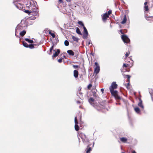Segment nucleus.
I'll return each mask as SVG.
<instances>
[{
  "instance_id": "f704fd0d",
  "label": "nucleus",
  "mask_w": 153,
  "mask_h": 153,
  "mask_svg": "<svg viewBox=\"0 0 153 153\" xmlns=\"http://www.w3.org/2000/svg\"><path fill=\"white\" fill-rule=\"evenodd\" d=\"M149 9L148 8V6H146L144 7V10L146 11H147Z\"/></svg>"
},
{
  "instance_id": "ea45409f",
  "label": "nucleus",
  "mask_w": 153,
  "mask_h": 153,
  "mask_svg": "<svg viewBox=\"0 0 153 153\" xmlns=\"http://www.w3.org/2000/svg\"><path fill=\"white\" fill-rule=\"evenodd\" d=\"M111 13V10H110L108 12L107 14L108 15V16L110 15Z\"/></svg>"
},
{
  "instance_id": "cd10ccee",
  "label": "nucleus",
  "mask_w": 153,
  "mask_h": 153,
  "mask_svg": "<svg viewBox=\"0 0 153 153\" xmlns=\"http://www.w3.org/2000/svg\"><path fill=\"white\" fill-rule=\"evenodd\" d=\"M34 15V16H33V17H29V19L30 20H34L35 19H36V17H35V16H36L35 15ZM38 15V14H37V15L36 16H37Z\"/></svg>"
},
{
  "instance_id": "473e14b6",
  "label": "nucleus",
  "mask_w": 153,
  "mask_h": 153,
  "mask_svg": "<svg viewBox=\"0 0 153 153\" xmlns=\"http://www.w3.org/2000/svg\"><path fill=\"white\" fill-rule=\"evenodd\" d=\"M28 47L32 49L34 48V46L33 45L31 44L29 45Z\"/></svg>"
},
{
  "instance_id": "dca6fc26",
  "label": "nucleus",
  "mask_w": 153,
  "mask_h": 153,
  "mask_svg": "<svg viewBox=\"0 0 153 153\" xmlns=\"http://www.w3.org/2000/svg\"><path fill=\"white\" fill-rule=\"evenodd\" d=\"M74 75L75 78L77 77L78 75V72L76 70H75L74 71Z\"/></svg>"
},
{
  "instance_id": "c85d7f7f",
  "label": "nucleus",
  "mask_w": 153,
  "mask_h": 153,
  "mask_svg": "<svg viewBox=\"0 0 153 153\" xmlns=\"http://www.w3.org/2000/svg\"><path fill=\"white\" fill-rule=\"evenodd\" d=\"M78 24H79V25L82 26L83 27H85L84 25V24H83V23H82V22L81 21H78Z\"/></svg>"
},
{
  "instance_id": "20e7f679",
  "label": "nucleus",
  "mask_w": 153,
  "mask_h": 153,
  "mask_svg": "<svg viewBox=\"0 0 153 153\" xmlns=\"http://www.w3.org/2000/svg\"><path fill=\"white\" fill-rule=\"evenodd\" d=\"M71 10L68 7H63L60 10V11L63 13L68 14L71 11Z\"/></svg>"
},
{
  "instance_id": "58836bf2",
  "label": "nucleus",
  "mask_w": 153,
  "mask_h": 153,
  "mask_svg": "<svg viewBox=\"0 0 153 153\" xmlns=\"http://www.w3.org/2000/svg\"><path fill=\"white\" fill-rule=\"evenodd\" d=\"M62 59H59L58 60V61L59 62L61 63L62 62Z\"/></svg>"
},
{
  "instance_id": "412c9836",
  "label": "nucleus",
  "mask_w": 153,
  "mask_h": 153,
  "mask_svg": "<svg viewBox=\"0 0 153 153\" xmlns=\"http://www.w3.org/2000/svg\"><path fill=\"white\" fill-rule=\"evenodd\" d=\"M26 33V31L24 30L21 32L19 34L20 36H23Z\"/></svg>"
},
{
  "instance_id": "864d4df0",
  "label": "nucleus",
  "mask_w": 153,
  "mask_h": 153,
  "mask_svg": "<svg viewBox=\"0 0 153 153\" xmlns=\"http://www.w3.org/2000/svg\"><path fill=\"white\" fill-rule=\"evenodd\" d=\"M122 1L123 3H124V1Z\"/></svg>"
},
{
  "instance_id": "c03bdc74",
  "label": "nucleus",
  "mask_w": 153,
  "mask_h": 153,
  "mask_svg": "<svg viewBox=\"0 0 153 153\" xmlns=\"http://www.w3.org/2000/svg\"><path fill=\"white\" fill-rule=\"evenodd\" d=\"M129 83H127V85H126V87H127V88H128V86H129Z\"/></svg>"
},
{
  "instance_id": "b1692460",
  "label": "nucleus",
  "mask_w": 153,
  "mask_h": 153,
  "mask_svg": "<svg viewBox=\"0 0 153 153\" xmlns=\"http://www.w3.org/2000/svg\"><path fill=\"white\" fill-rule=\"evenodd\" d=\"M76 33L79 35H82V33L80 31L78 27H77L76 30Z\"/></svg>"
},
{
  "instance_id": "79ce46f5",
  "label": "nucleus",
  "mask_w": 153,
  "mask_h": 153,
  "mask_svg": "<svg viewBox=\"0 0 153 153\" xmlns=\"http://www.w3.org/2000/svg\"><path fill=\"white\" fill-rule=\"evenodd\" d=\"M73 67L74 68H76L78 67V65H73Z\"/></svg>"
},
{
  "instance_id": "2f4dec72",
  "label": "nucleus",
  "mask_w": 153,
  "mask_h": 153,
  "mask_svg": "<svg viewBox=\"0 0 153 153\" xmlns=\"http://www.w3.org/2000/svg\"><path fill=\"white\" fill-rule=\"evenodd\" d=\"M74 122L75 124H78L77 119L76 117H75L74 119Z\"/></svg>"
},
{
  "instance_id": "4468645a",
  "label": "nucleus",
  "mask_w": 153,
  "mask_h": 153,
  "mask_svg": "<svg viewBox=\"0 0 153 153\" xmlns=\"http://www.w3.org/2000/svg\"><path fill=\"white\" fill-rule=\"evenodd\" d=\"M109 16L108 15L107 13H105L102 16V19L103 20H105Z\"/></svg>"
},
{
  "instance_id": "423d86ee",
  "label": "nucleus",
  "mask_w": 153,
  "mask_h": 153,
  "mask_svg": "<svg viewBox=\"0 0 153 153\" xmlns=\"http://www.w3.org/2000/svg\"><path fill=\"white\" fill-rule=\"evenodd\" d=\"M95 65L96 66V67L94 69V73H96V74H98L100 71V67L99 65H98V64L97 62H95Z\"/></svg>"
},
{
  "instance_id": "1a4fd4ad",
  "label": "nucleus",
  "mask_w": 153,
  "mask_h": 153,
  "mask_svg": "<svg viewBox=\"0 0 153 153\" xmlns=\"http://www.w3.org/2000/svg\"><path fill=\"white\" fill-rule=\"evenodd\" d=\"M53 51H54L55 52L52 56L53 59H54V58L56 57L59 54L60 52V50L59 49H58L56 51L55 50H53Z\"/></svg>"
},
{
  "instance_id": "603ef678",
  "label": "nucleus",
  "mask_w": 153,
  "mask_h": 153,
  "mask_svg": "<svg viewBox=\"0 0 153 153\" xmlns=\"http://www.w3.org/2000/svg\"><path fill=\"white\" fill-rule=\"evenodd\" d=\"M146 20H148V19H147V17L146 16Z\"/></svg>"
},
{
  "instance_id": "9d476101",
  "label": "nucleus",
  "mask_w": 153,
  "mask_h": 153,
  "mask_svg": "<svg viewBox=\"0 0 153 153\" xmlns=\"http://www.w3.org/2000/svg\"><path fill=\"white\" fill-rule=\"evenodd\" d=\"M88 101L91 105L95 107L94 103L95 102V101L94 99L91 97L89 99Z\"/></svg>"
},
{
  "instance_id": "5fc2aeb1",
  "label": "nucleus",
  "mask_w": 153,
  "mask_h": 153,
  "mask_svg": "<svg viewBox=\"0 0 153 153\" xmlns=\"http://www.w3.org/2000/svg\"><path fill=\"white\" fill-rule=\"evenodd\" d=\"M131 62H133V61H132V60H131Z\"/></svg>"
},
{
  "instance_id": "f8f14e48",
  "label": "nucleus",
  "mask_w": 153,
  "mask_h": 153,
  "mask_svg": "<svg viewBox=\"0 0 153 153\" xmlns=\"http://www.w3.org/2000/svg\"><path fill=\"white\" fill-rule=\"evenodd\" d=\"M111 94L114 95L115 98L117 99H121V97L118 96L117 94V92L116 93H114L113 94Z\"/></svg>"
},
{
  "instance_id": "9b49d317",
  "label": "nucleus",
  "mask_w": 153,
  "mask_h": 153,
  "mask_svg": "<svg viewBox=\"0 0 153 153\" xmlns=\"http://www.w3.org/2000/svg\"><path fill=\"white\" fill-rule=\"evenodd\" d=\"M139 101L140 102L138 103V106L140 107L142 109H143L144 107L142 104V101L140 99H139Z\"/></svg>"
},
{
  "instance_id": "ddd939ff",
  "label": "nucleus",
  "mask_w": 153,
  "mask_h": 153,
  "mask_svg": "<svg viewBox=\"0 0 153 153\" xmlns=\"http://www.w3.org/2000/svg\"><path fill=\"white\" fill-rule=\"evenodd\" d=\"M82 93L81 92V91H78V92L77 93V95L79 97V98L80 99H82Z\"/></svg>"
},
{
  "instance_id": "6ab92c4d",
  "label": "nucleus",
  "mask_w": 153,
  "mask_h": 153,
  "mask_svg": "<svg viewBox=\"0 0 153 153\" xmlns=\"http://www.w3.org/2000/svg\"><path fill=\"white\" fill-rule=\"evenodd\" d=\"M31 10H30L28 9V10H25V12L27 13H28L29 14H31L32 15H34V12H31Z\"/></svg>"
},
{
  "instance_id": "6e6552de",
  "label": "nucleus",
  "mask_w": 153,
  "mask_h": 153,
  "mask_svg": "<svg viewBox=\"0 0 153 153\" xmlns=\"http://www.w3.org/2000/svg\"><path fill=\"white\" fill-rule=\"evenodd\" d=\"M84 32L83 33V38L84 39H86L88 35V32L86 28L84 27H83Z\"/></svg>"
},
{
  "instance_id": "39448f33",
  "label": "nucleus",
  "mask_w": 153,
  "mask_h": 153,
  "mask_svg": "<svg viewBox=\"0 0 153 153\" xmlns=\"http://www.w3.org/2000/svg\"><path fill=\"white\" fill-rule=\"evenodd\" d=\"M122 39L123 42L125 43H128L130 42L129 39L126 35H122Z\"/></svg>"
},
{
  "instance_id": "3c124183",
  "label": "nucleus",
  "mask_w": 153,
  "mask_h": 153,
  "mask_svg": "<svg viewBox=\"0 0 153 153\" xmlns=\"http://www.w3.org/2000/svg\"><path fill=\"white\" fill-rule=\"evenodd\" d=\"M94 96H96V94H95V93H94Z\"/></svg>"
},
{
  "instance_id": "de8ad7c7",
  "label": "nucleus",
  "mask_w": 153,
  "mask_h": 153,
  "mask_svg": "<svg viewBox=\"0 0 153 153\" xmlns=\"http://www.w3.org/2000/svg\"><path fill=\"white\" fill-rule=\"evenodd\" d=\"M147 4V2H145L144 3V5H145V6H146V5Z\"/></svg>"
},
{
  "instance_id": "6e6d98bb",
  "label": "nucleus",
  "mask_w": 153,
  "mask_h": 153,
  "mask_svg": "<svg viewBox=\"0 0 153 153\" xmlns=\"http://www.w3.org/2000/svg\"><path fill=\"white\" fill-rule=\"evenodd\" d=\"M122 153H124V152H122Z\"/></svg>"
},
{
  "instance_id": "7c9ffc66",
  "label": "nucleus",
  "mask_w": 153,
  "mask_h": 153,
  "mask_svg": "<svg viewBox=\"0 0 153 153\" xmlns=\"http://www.w3.org/2000/svg\"><path fill=\"white\" fill-rule=\"evenodd\" d=\"M64 44L66 46H68L69 44V42L66 40L64 42Z\"/></svg>"
},
{
  "instance_id": "a19ab883",
  "label": "nucleus",
  "mask_w": 153,
  "mask_h": 153,
  "mask_svg": "<svg viewBox=\"0 0 153 153\" xmlns=\"http://www.w3.org/2000/svg\"><path fill=\"white\" fill-rule=\"evenodd\" d=\"M53 46H52L50 48V51L51 53V52L52 51L53 49Z\"/></svg>"
},
{
  "instance_id": "f3484780",
  "label": "nucleus",
  "mask_w": 153,
  "mask_h": 153,
  "mask_svg": "<svg viewBox=\"0 0 153 153\" xmlns=\"http://www.w3.org/2000/svg\"><path fill=\"white\" fill-rule=\"evenodd\" d=\"M67 52L70 55H71L72 56L74 55V53L73 52V51H72L71 50H68L67 51Z\"/></svg>"
},
{
  "instance_id": "49530a36",
  "label": "nucleus",
  "mask_w": 153,
  "mask_h": 153,
  "mask_svg": "<svg viewBox=\"0 0 153 153\" xmlns=\"http://www.w3.org/2000/svg\"><path fill=\"white\" fill-rule=\"evenodd\" d=\"M59 1L60 3H62L63 2L62 0H59Z\"/></svg>"
},
{
  "instance_id": "7ed1b4c3",
  "label": "nucleus",
  "mask_w": 153,
  "mask_h": 153,
  "mask_svg": "<svg viewBox=\"0 0 153 153\" xmlns=\"http://www.w3.org/2000/svg\"><path fill=\"white\" fill-rule=\"evenodd\" d=\"M117 87V85L115 82H113L112 83L111 85L109 87L110 91L111 94L117 92V91L114 90V89H116Z\"/></svg>"
},
{
  "instance_id": "72a5a7b5",
  "label": "nucleus",
  "mask_w": 153,
  "mask_h": 153,
  "mask_svg": "<svg viewBox=\"0 0 153 153\" xmlns=\"http://www.w3.org/2000/svg\"><path fill=\"white\" fill-rule=\"evenodd\" d=\"M129 52H127L125 55H126L125 57L124 58V59H125L129 55Z\"/></svg>"
},
{
  "instance_id": "aec40b11",
  "label": "nucleus",
  "mask_w": 153,
  "mask_h": 153,
  "mask_svg": "<svg viewBox=\"0 0 153 153\" xmlns=\"http://www.w3.org/2000/svg\"><path fill=\"white\" fill-rule=\"evenodd\" d=\"M135 111L137 114L140 113V109L137 107H135L134 108Z\"/></svg>"
},
{
  "instance_id": "a18cd8bd",
  "label": "nucleus",
  "mask_w": 153,
  "mask_h": 153,
  "mask_svg": "<svg viewBox=\"0 0 153 153\" xmlns=\"http://www.w3.org/2000/svg\"><path fill=\"white\" fill-rule=\"evenodd\" d=\"M101 91H102V93H103V91H104V89H103V88L101 89Z\"/></svg>"
},
{
  "instance_id": "f03ea898",
  "label": "nucleus",
  "mask_w": 153,
  "mask_h": 153,
  "mask_svg": "<svg viewBox=\"0 0 153 153\" xmlns=\"http://www.w3.org/2000/svg\"><path fill=\"white\" fill-rule=\"evenodd\" d=\"M27 22L26 20L24 19L21 21V23L18 25L15 30V35L16 36H18L16 34L18 33V31H19L27 26Z\"/></svg>"
},
{
  "instance_id": "09e8293b",
  "label": "nucleus",
  "mask_w": 153,
  "mask_h": 153,
  "mask_svg": "<svg viewBox=\"0 0 153 153\" xmlns=\"http://www.w3.org/2000/svg\"><path fill=\"white\" fill-rule=\"evenodd\" d=\"M81 87H79L78 91H81Z\"/></svg>"
},
{
  "instance_id": "f257e3e1",
  "label": "nucleus",
  "mask_w": 153,
  "mask_h": 153,
  "mask_svg": "<svg viewBox=\"0 0 153 153\" xmlns=\"http://www.w3.org/2000/svg\"><path fill=\"white\" fill-rule=\"evenodd\" d=\"M27 1L26 4V7L24 8L28 9L30 10H31V12H34V15L37 16L38 14L37 9L36 6L31 5L32 3L30 1L27 0H13V3L16 7L19 10H25L24 8V3Z\"/></svg>"
},
{
  "instance_id": "c9c22d12",
  "label": "nucleus",
  "mask_w": 153,
  "mask_h": 153,
  "mask_svg": "<svg viewBox=\"0 0 153 153\" xmlns=\"http://www.w3.org/2000/svg\"><path fill=\"white\" fill-rule=\"evenodd\" d=\"M92 85L91 84H90L88 86V88L90 89V88L92 87Z\"/></svg>"
},
{
  "instance_id": "c756f323",
  "label": "nucleus",
  "mask_w": 153,
  "mask_h": 153,
  "mask_svg": "<svg viewBox=\"0 0 153 153\" xmlns=\"http://www.w3.org/2000/svg\"><path fill=\"white\" fill-rule=\"evenodd\" d=\"M91 150V147H89L88 149H87L86 151V153H90Z\"/></svg>"
},
{
  "instance_id": "37998d69",
  "label": "nucleus",
  "mask_w": 153,
  "mask_h": 153,
  "mask_svg": "<svg viewBox=\"0 0 153 153\" xmlns=\"http://www.w3.org/2000/svg\"><path fill=\"white\" fill-rule=\"evenodd\" d=\"M126 77H127V78L129 79V78H130V76L129 75H126Z\"/></svg>"
},
{
  "instance_id": "393cba45",
  "label": "nucleus",
  "mask_w": 153,
  "mask_h": 153,
  "mask_svg": "<svg viewBox=\"0 0 153 153\" xmlns=\"http://www.w3.org/2000/svg\"><path fill=\"white\" fill-rule=\"evenodd\" d=\"M25 39L26 41L27 42L30 43H32L33 42V40H30L28 38H26Z\"/></svg>"
},
{
  "instance_id": "a211bd4d",
  "label": "nucleus",
  "mask_w": 153,
  "mask_h": 153,
  "mask_svg": "<svg viewBox=\"0 0 153 153\" xmlns=\"http://www.w3.org/2000/svg\"><path fill=\"white\" fill-rule=\"evenodd\" d=\"M126 20H127V19H126V15H125L124 17L123 18L122 21L121 22V23L122 24H125L126 22Z\"/></svg>"
},
{
  "instance_id": "2eb2a0df",
  "label": "nucleus",
  "mask_w": 153,
  "mask_h": 153,
  "mask_svg": "<svg viewBox=\"0 0 153 153\" xmlns=\"http://www.w3.org/2000/svg\"><path fill=\"white\" fill-rule=\"evenodd\" d=\"M120 140L123 143H126L127 141V139L126 137H122L120 138Z\"/></svg>"
},
{
  "instance_id": "a878e982",
  "label": "nucleus",
  "mask_w": 153,
  "mask_h": 153,
  "mask_svg": "<svg viewBox=\"0 0 153 153\" xmlns=\"http://www.w3.org/2000/svg\"><path fill=\"white\" fill-rule=\"evenodd\" d=\"M23 45L25 47L28 48L29 46V45L28 44L25 42H23Z\"/></svg>"
},
{
  "instance_id": "4be33fe9",
  "label": "nucleus",
  "mask_w": 153,
  "mask_h": 153,
  "mask_svg": "<svg viewBox=\"0 0 153 153\" xmlns=\"http://www.w3.org/2000/svg\"><path fill=\"white\" fill-rule=\"evenodd\" d=\"M72 38L74 41L77 42H78L79 39L78 38L74 36H72Z\"/></svg>"
},
{
  "instance_id": "4c0bfd02",
  "label": "nucleus",
  "mask_w": 153,
  "mask_h": 153,
  "mask_svg": "<svg viewBox=\"0 0 153 153\" xmlns=\"http://www.w3.org/2000/svg\"><path fill=\"white\" fill-rule=\"evenodd\" d=\"M128 64H124L123 65V67H127L128 66Z\"/></svg>"
},
{
  "instance_id": "e433bc0d",
  "label": "nucleus",
  "mask_w": 153,
  "mask_h": 153,
  "mask_svg": "<svg viewBox=\"0 0 153 153\" xmlns=\"http://www.w3.org/2000/svg\"><path fill=\"white\" fill-rule=\"evenodd\" d=\"M91 40H89L87 42V45H89L91 44Z\"/></svg>"
},
{
  "instance_id": "8fccbe9b",
  "label": "nucleus",
  "mask_w": 153,
  "mask_h": 153,
  "mask_svg": "<svg viewBox=\"0 0 153 153\" xmlns=\"http://www.w3.org/2000/svg\"><path fill=\"white\" fill-rule=\"evenodd\" d=\"M77 103L78 104H79V103H80V101H77Z\"/></svg>"
},
{
  "instance_id": "0eeeda50",
  "label": "nucleus",
  "mask_w": 153,
  "mask_h": 153,
  "mask_svg": "<svg viewBox=\"0 0 153 153\" xmlns=\"http://www.w3.org/2000/svg\"><path fill=\"white\" fill-rule=\"evenodd\" d=\"M79 137L82 139L83 142H86L88 141L87 139L86 135L82 133H80L79 134Z\"/></svg>"
},
{
  "instance_id": "5701e85b",
  "label": "nucleus",
  "mask_w": 153,
  "mask_h": 153,
  "mask_svg": "<svg viewBox=\"0 0 153 153\" xmlns=\"http://www.w3.org/2000/svg\"><path fill=\"white\" fill-rule=\"evenodd\" d=\"M49 34L51 35L53 38H54L55 36V35L54 33H52L51 32V30H49Z\"/></svg>"
},
{
  "instance_id": "bb28decb",
  "label": "nucleus",
  "mask_w": 153,
  "mask_h": 153,
  "mask_svg": "<svg viewBox=\"0 0 153 153\" xmlns=\"http://www.w3.org/2000/svg\"><path fill=\"white\" fill-rule=\"evenodd\" d=\"M75 128L76 130V131H78L79 130V127L77 125V124H75Z\"/></svg>"
}]
</instances>
